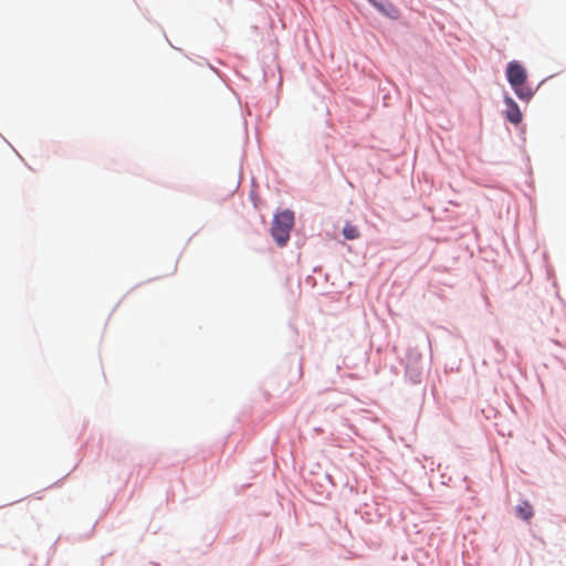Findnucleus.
<instances>
[{
	"mask_svg": "<svg viewBox=\"0 0 566 566\" xmlns=\"http://www.w3.org/2000/svg\"><path fill=\"white\" fill-rule=\"evenodd\" d=\"M507 81L514 88L515 94L524 101H528L533 96L530 87L525 86L527 78L525 69L517 62L512 61L507 64L506 69Z\"/></svg>",
	"mask_w": 566,
	"mask_h": 566,
	"instance_id": "f257e3e1",
	"label": "nucleus"
},
{
	"mask_svg": "<svg viewBox=\"0 0 566 566\" xmlns=\"http://www.w3.org/2000/svg\"><path fill=\"white\" fill-rule=\"evenodd\" d=\"M294 226V214L284 210L274 216L271 233L277 245L284 247L290 239V232Z\"/></svg>",
	"mask_w": 566,
	"mask_h": 566,
	"instance_id": "f03ea898",
	"label": "nucleus"
},
{
	"mask_svg": "<svg viewBox=\"0 0 566 566\" xmlns=\"http://www.w3.org/2000/svg\"><path fill=\"white\" fill-rule=\"evenodd\" d=\"M504 101L506 104L505 115L507 120L515 125L520 124L522 122V113L520 107L510 96H505Z\"/></svg>",
	"mask_w": 566,
	"mask_h": 566,
	"instance_id": "7ed1b4c3",
	"label": "nucleus"
},
{
	"mask_svg": "<svg viewBox=\"0 0 566 566\" xmlns=\"http://www.w3.org/2000/svg\"><path fill=\"white\" fill-rule=\"evenodd\" d=\"M378 11H380L382 14L391 18V19H398L399 18V10L396 8L395 4L391 2H379L377 0H368Z\"/></svg>",
	"mask_w": 566,
	"mask_h": 566,
	"instance_id": "20e7f679",
	"label": "nucleus"
},
{
	"mask_svg": "<svg viewBox=\"0 0 566 566\" xmlns=\"http://www.w3.org/2000/svg\"><path fill=\"white\" fill-rule=\"evenodd\" d=\"M516 514L522 520L528 521L533 517V507L528 502H523L516 507Z\"/></svg>",
	"mask_w": 566,
	"mask_h": 566,
	"instance_id": "39448f33",
	"label": "nucleus"
},
{
	"mask_svg": "<svg viewBox=\"0 0 566 566\" xmlns=\"http://www.w3.org/2000/svg\"><path fill=\"white\" fill-rule=\"evenodd\" d=\"M343 234L347 240H356L360 238L358 228L350 222H346L343 228Z\"/></svg>",
	"mask_w": 566,
	"mask_h": 566,
	"instance_id": "423d86ee",
	"label": "nucleus"
}]
</instances>
